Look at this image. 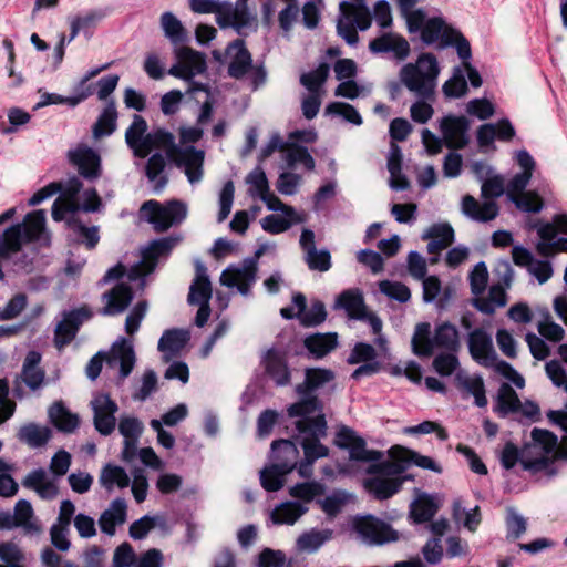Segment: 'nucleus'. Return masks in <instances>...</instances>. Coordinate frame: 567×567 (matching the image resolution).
<instances>
[{"mask_svg": "<svg viewBox=\"0 0 567 567\" xmlns=\"http://www.w3.org/2000/svg\"><path fill=\"white\" fill-rule=\"evenodd\" d=\"M166 162L162 154H153L146 164V176L150 182L154 183V190L159 193L167 184V177L163 175Z\"/></svg>", "mask_w": 567, "mask_h": 567, "instance_id": "nucleus-53", "label": "nucleus"}, {"mask_svg": "<svg viewBox=\"0 0 567 567\" xmlns=\"http://www.w3.org/2000/svg\"><path fill=\"white\" fill-rule=\"evenodd\" d=\"M266 375L274 381L277 386H286L291 381V373L287 364L285 353L277 349H268L261 358Z\"/></svg>", "mask_w": 567, "mask_h": 567, "instance_id": "nucleus-24", "label": "nucleus"}, {"mask_svg": "<svg viewBox=\"0 0 567 567\" xmlns=\"http://www.w3.org/2000/svg\"><path fill=\"white\" fill-rule=\"evenodd\" d=\"M520 402L514 391L508 384H503L497 394V411L501 415H506L511 412L519 411Z\"/></svg>", "mask_w": 567, "mask_h": 567, "instance_id": "nucleus-63", "label": "nucleus"}, {"mask_svg": "<svg viewBox=\"0 0 567 567\" xmlns=\"http://www.w3.org/2000/svg\"><path fill=\"white\" fill-rule=\"evenodd\" d=\"M402 483L401 477H373L365 481V487L378 499H386L400 491Z\"/></svg>", "mask_w": 567, "mask_h": 567, "instance_id": "nucleus-44", "label": "nucleus"}, {"mask_svg": "<svg viewBox=\"0 0 567 567\" xmlns=\"http://www.w3.org/2000/svg\"><path fill=\"white\" fill-rule=\"evenodd\" d=\"M282 159L288 168H296L301 165L305 169L311 172L316 167V162L308 150L297 143H290L285 155H282Z\"/></svg>", "mask_w": 567, "mask_h": 567, "instance_id": "nucleus-47", "label": "nucleus"}, {"mask_svg": "<svg viewBox=\"0 0 567 567\" xmlns=\"http://www.w3.org/2000/svg\"><path fill=\"white\" fill-rule=\"evenodd\" d=\"M189 336L184 330H168L158 341V350L163 353L164 360L168 362L186 344Z\"/></svg>", "mask_w": 567, "mask_h": 567, "instance_id": "nucleus-42", "label": "nucleus"}, {"mask_svg": "<svg viewBox=\"0 0 567 567\" xmlns=\"http://www.w3.org/2000/svg\"><path fill=\"white\" fill-rule=\"evenodd\" d=\"M453 516L457 522H462L463 526L470 532H475L482 520L478 506H475L474 508L466 511L462 506L461 501L454 502Z\"/></svg>", "mask_w": 567, "mask_h": 567, "instance_id": "nucleus-62", "label": "nucleus"}, {"mask_svg": "<svg viewBox=\"0 0 567 567\" xmlns=\"http://www.w3.org/2000/svg\"><path fill=\"white\" fill-rule=\"evenodd\" d=\"M140 213L156 231L163 233L181 224L186 218L187 206L185 203L177 199L169 200L165 204L151 199L141 206Z\"/></svg>", "mask_w": 567, "mask_h": 567, "instance_id": "nucleus-9", "label": "nucleus"}, {"mask_svg": "<svg viewBox=\"0 0 567 567\" xmlns=\"http://www.w3.org/2000/svg\"><path fill=\"white\" fill-rule=\"evenodd\" d=\"M68 227L71 229L76 244H84L87 249H93L97 245L100 236L96 226L86 227L78 220L70 219L68 220Z\"/></svg>", "mask_w": 567, "mask_h": 567, "instance_id": "nucleus-54", "label": "nucleus"}, {"mask_svg": "<svg viewBox=\"0 0 567 567\" xmlns=\"http://www.w3.org/2000/svg\"><path fill=\"white\" fill-rule=\"evenodd\" d=\"M389 455L391 461L383 462L377 466L381 472L400 474L411 463L421 468L430 470L435 473L442 472L440 465H437L435 461L430 456L421 455L415 451L405 449L400 445L391 447L389 450Z\"/></svg>", "mask_w": 567, "mask_h": 567, "instance_id": "nucleus-12", "label": "nucleus"}, {"mask_svg": "<svg viewBox=\"0 0 567 567\" xmlns=\"http://www.w3.org/2000/svg\"><path fill=\"white\" fill-rule=\"evenodd\" d=\"M423 282V300L427 303L437 301L443 307L451 298V289H443L442 282L436 276H429L422 279Z\"/></svg>", "mask_w": 567, "mask_h": 567, "instance_id": "nucleus-48", "label": "nucleus"}, {"mask_svg": "<svg viewBox=\"0 0 567 567\" xmlns=\"http://www.w3.org/2000/svg\"><path fill=\"white\" fill-rule=\"evenodd\" d=\"M105 306L102 309L104 316H115L123 312L133 299V293L127 285H116L111 291L103 295Z\"/></svg>", "mask_w": 567, "mask_h": 567, "instance_id": "nucleus-36", "label": "nucleus"}, {"mask_svg": "<svg viewBox=\"0 0 567 567\" xmlns=\"http://www.w3.org/2000/svg\"><path fill=\"white\" fill-rule=\"evenodd\" d=\"M23 486L37 492L43 499H53L59 494L56 483L51 480L43 468L30 472L22 482Z\"/></svg>", "mask_w": 567, "mask_h": 567, "instance_id": "nucleus-35", "label": "nucleus"}, {"mask_svg": "<svg viewBox=\"0 0 567 567\" xmlns=\"http://www.w3.org/2000/svg\"><path fill=\"white\" fill-rule=\"evenodd\" d=\"M540 241L537 244V251L543 256H549L554 250L567 252V238L555 240L557 234L567 235V215H556L553 223L535 225Z\"/></svg>", "mask_w": 567, "mask_h": 567, "instance_id": "nucleus-16", "label": "nucleus"}, {"mask_svg": "<svg viewBox=\"0 0 567 567\" xmlns=\"http://www.w3.org/2000/svg\"><path fill=\"white\" fill-rule=\"evenodd\" d=\"M288 473H284L281 468L275 464L266 466L260 471V483L261 486L268 492L279 491L285 484V476Z\"/></svg>", "mask_w": 567, "mask_h": 567, "instance_id": "nucleus-64", "label": "nucleus"}, {"mask_svg": "<svg viewBox=\"0 0 567 567\" xmlns=\"http://www.w3.org/2000/svg\"><path fill=\"white\" fill-rule=\"evenodd\" d=\"M506 292L499 285L492 286L486 298L480 299L476 302V308L486 315L493 313L497 308L506 305Z\"/></svg>", "mask_w": 567, "mask_h": 567, "instance_id": "nucleus-57", "label": "nucleus"}, {"mask_svg": "<svg viewBox=\"0 0 567 567\" xmlns=\"http://www.w3.org/2000/svg\"><path fill=\"white\" fill-rule=\"evenodd\" d=\"M274 463L281 468L284 473H290L298 470L299 450L295 443L289 440L274 441L271 444Z\"/></svg>", "mask_w": 567, "mask_h": 567, "instance_id": "nucleus-31", "label": "nucleus"}, {"mask_svg": "<svg viewBox=\"0 0 567 567\" xmlns=\"http://www.w3.org/2000/svg\"><path fill=\"white\" fill-rule=\"evenodd\" d=\"M99 483L104 489L112 492L114 488L128 487L131 478L123 467L109 463L102 467Z\"/></svg>", "mask_w": 567, "mask_h": 567, "instance_id": "nucleus-39", "label": "nucleus"}, {"mask_svg": "<svg viewBox=\"0 0 567 567\" xmlns=\"http://www.w3.org/2000/svg\"><path fill=\"white\" fill-rule=\"evenodd\" d=\"M75 513V505L64 499L60 504L55 523L50 527L51 544L60 551H68L71 547L69 539L70 524Z\"/></svg>", "mask_w": 567, "mask_h": 567, "instance_id": "nucleus-22", "label": "nucleus"}, {"mask_svg": "<svg viewBox=\"0 0 567 567\" xmlns=\"http://www.w3.org/2000/svg\"><path fill=\"white\" fill-rule=\"evenodd\" d=\"M354 530L361 540L368 545H384L399 540V533L389 524L373 516L355 519Z\"/></svg>", "mask_w": 567, "mask_h": 567, "instance_id": "nucleus-15", "label": "nucleus"}, {"mask_svg": "<svg viewBox=\"0 0 567 567\" xmlns=\"http://www.w3.org/2000/svg\"><path fill=\"white\" fill-rule=\"evenodd\" d=\"M421 39L426 44L441 41L447 45L453 40V29H451L441 17L427 18L424 11V22L420 25Z\"/></svg>", "mask_w": 567, "mask_h": 567, "instance_id": "nucleus-29", "label": "nucleus"}, {"mask_svg": "<svg viewBox=\"0 0 567 567\" xmlns=\"http://www.w3.org/2000/svg\"><path fill=\"white\" fill-rule=\"evenodd\" d=\"M466 341L471 358L480 365H491L495 362L497 352L492 336L485 329H473L467 333Z\"/></svg>", "mask_w": 567, "mask_h": 567, "instance_id": "nucleus-19", "label": "nucleus"}, {"mask_svg": "<svg viewBox=\"0 0 567 567\" xmlns=\"http://www.w3.org/2000/svg\"><path fill=\"white\" fill-rule=\"evenodd\" d=\"M330 72L327 63H321L317 69L303 73L300 76V83L312 94H323L322 85L326 83Z\"/></svg>", "mask_w": 567, "mask_h": 567, "instance_id": "nucleus-51", "label": "nucleus"}, {"mask_svg": "<svg viewBox=\"0 0 567 567\" xmlns=\"http://www.w3.org/2000/svg\"><path fill=\"white\" fill-rule=\"evenodd\" d=\"M455 238L454 229L447 223H439L429 227L422 235L423 240H429L427 252L440 255L450 247Z\"/></svg>", "mask_w": 567, "mask_h": 567, "instance_id": "nucleus-30", "label": "nucleus"}, {"mask_svg": "<svg viewBox=\"0 0 567 567\" xmlns=\"http://www.w3.org/2000/svg\"><path fill=\"white\" fill-rule=\"evenodd\" d=\"M204 131L197 126L183 125L178 128V143L163 145L168 158L182 168L190 184L199 183L204 175L205 152L198 150L192 144L203 137Z\"/></svg>", "mask_w": 567, "mask_h": 567, "instance_id": "nucleus-3", "label": "nucleus"}, {"mask_svg": "<svg viewBox=\"0 0 567 567\" xmlns=\"http://www.w3.org/2000/svg\"><path fill=\"white\" fill-rule=\"evenodd\" d=\"M287 411L290 417H298L297 440L305 454L303 461L298 465V473L301 477L308 478L312 475V464L329 454V449L319 442L327 434L322 406L317 398H309L291 404Z\"/></svg>", "mask_w": 567, "mask_h": 567, "instance_id": "nucleus-1", "label": "nucleus"}, {"mask_svg": "<svg viewBox=\"0 0 567 567\" xmlns=\"http://www.w3.org/2000/svg\"><path fill=\"white\" fill-rule=\"evenodd\" d=\"M69 159L83 177L92 179L100 176L101 158L91 147L78 145L69 152Z\"/></svg>", "mask_w": 567, "mask_h": 567, "instance_id": "nucleus-25", "label": "nucleus"}, {"mask_svg": "<svg viewBox=\"0 0 567 567\" xmlns=\"http://www.w3.org/2000/svg\"><path fill=\"white\" fill-rule=\"evenodd\" d=\"M443 141L450 148H463L468 143L470 121L465 116L446 115L440 121Z\"/></svg>", "mask_w": 567, "mask_h": 567, "instance_id": "nucleus-23", "label": "nucleus"}, {"mask_svg": "<svg viewBox=\"0 0 567 567\" xmlns=\"http://www.w3.org/2000/svg\"><path fill=\"white\" fill-rule=\"evenodd\" d=\"M91 408L95 430L102 435H110L116 425L117 404L107 394L99 393L91 401Z\"/></svg>", "mask_w": 567, "mask_h": 567, "instance_id": "nucleus-20", "label": "nucleus"}, {"mask_svg": "<svg viewBox=\"0 0 567 567\" xmlns=\"http://www.w3.org/2000/svg\"><path fill=\"white\" fill-rule=\"evenodd\" d=\"M411 342L414 354L426 358L435 350L458 352L461 349L460 331L449 321L436 323L433 331L429 322L416 324Z\"/></svg>", "mask_w": 567, "mask_h": 567, "instance_id": "nucleus-4", "label": "nucleus"}, {"mask_svg": "<svg viewBox=\"0 0 567 567\" xmlns=\"http://www.w3.org/2000/svg\"><path fill=\"white\" fill-rule=\"evenodd\" d=\"M49 416L53 424L63 432H72L79 425V419L61 403L53 404L49 410Z\"/></svg>", "mask_w": 567, "mask_h": 567, "instance_id": "nucleus-55", "label": "nucleus"}, {"mask_svg": "<svg viewBox=\"0 0 567 567\" xmlns=\"http://www.w3.org/2000/svg\"><path fill=\"white\" fill-rule=\"evenodd\" d=\"M386 166L390 173V187L394 190L406 189L410 183L402 174V152L395 143H391Z\"/></svg>", "mask_w": 567, "mask_h": 567, "instance_id": "nucleus-38", "label": "nucleus"}, {"mask_svg": "<svg viewBox=\"0 0 567 567\" xmlns=\"http://www.w3.org/2000/svg\"><path fill=\"white\" fill-rule=\"evenodd\" d=\"M444 95L449 99H460L467 93V83L462 68H455L453 75L442 86Z\"/></svg>", "mask_w": 567, "mask_h": 567, "instance_id": "nucleus-60", "label": "nucleus"}, {"mask_svg": "<svg viewBox=\"0 0 567 567\" xmlns=\"http://www.w3.org/2000/svg\"><path fill=\"white\" fill-rule=\"evenodd\" d=\"M177 62L168 70V74L175 78L190 81L198 74L206 71V58L203 53L188 47L179 48L176 51Z\"/></svg>", "mask_w": 567, "mask_h": 567, "instance_id": "nucleus-18", "label": "nucleus"}, {"mask_svg": "<svg viewBox=\"0 0 567 567\" xmlns=\"http://www.w3.org/2000/svg\"><path fill=\"white\" fill-rule=\"evenodd\" d=\"M179 238L165 237L152 241L143 251L142 259L131 267L127 272V278L131 281L141 279L142 277L151 274L158 260L166 258L173 248L178 244Z\"/></svg>", "mask_w": 567, "mask_h": 567, "instance_id": "nucleus-11", "label": "nucleus"}, {"mask_svg": "<svg viewBox=\"0 0 567 567\" xmlns=\"http://www.w3.org/2000/svg\"><path fill=\"white\" fill-rule=\"evenodd\" d=\"M330 530H310L297 539L300 551L315 553L331 537Z\"/></svg>", "mask_w": 567, "mask_h": 567, "instance_id": "nucleus-58", "label": "nucleus"}, {"mask_svg": "<svg viewBox=\"0 0 567 567\" xmlns=\"http://www.w3.org/2000/svg\"><path fill=\"white\" fill-rule=\"evenodd\" d=\"M161 27L165 37L173 43H181L186 39L182 22L172 12L167 11L161 16Z\"/></svg>", "mask_w": 567, "mask_h": 567, "instance_id": "nucleus-59", "label": "nucleus"}, {"mask_svg": "<svg viewBox=\"0 0 567 567\" xmlns=\"http://www.w3.org/2000/svg\"><path fill=\"white\" fill-rule=\"evenodd\" d=\"M334 379V373L329 369L312 368L306 370L303 383L296 386L298 394H305L315 391Z\"/></svg>", "mask_w": 567, "mask_h": 567, "instance_id": "nucleus-46", "label": "nucleus"}, {"mask_svg": "<svg viewBox=\"0 0 567 567\" xmlns=\"http://www.w3.org/2000/svg\"><path fill=\"white\" fill-rule=\"evenodd\" d=\"M337 23L338 34L350 45L359 41L357 29L364 31L371 27V12L364 0L342 1Z\"/></svg>", "mask_w": 567, "mask_h": 567, "instance_id": "nucleus-8", "label": "nucleus"}, {"mask_svg": "<svg viewBox=\"0 0 567 567\" xmlns=\"http://www.w3.org/2000/svg\"><path fill=\"white\" fill-rule=\"evenodd\" d=\"M104 359L110 367H120V380L126 379L136 361L132 342L125 338H118L109 353L97 352L86 365L85 372L89 379L95 380L100 375Z\"/></svg>", "mask_w": 567, "mask_h": 567, "instance_id": "nucleus-6", "label": "nucleus"}, {"mask_svg": "<svg viewBox=\"0 0 567 567\" xmlns=\"http://www.w3.org/2000/svg\"><path fill=\"white\" fill-rule=\"evenodd\" d=\"M436 499L427 494L419 495L410 506V516L416 524L430 522L439 511Z\"/></svg>", "mask_w": 567, "mask_h": 567, "instance_id": "nucleus-40", "label": "nucleus"}, {"mask_svg": "<svg viewBox=\"0 0 567 567\" xmlns=\"http://www.w3.org/2000/svg\"><path fill=\"white\" fill-rule=\"evenodd\" d=\"M455 380L457 385L465 390L467 393L472 394L475 399V404L477 406H485L487 404V399L485 395V386L482 377L480 375H470L465 371H457L455 375Z\"/></svg>", "mask_w": 567, "mask_h": 567, "instance_id": "nucleus-41", "label": "nucleus"}, {"mask_svg": "<svg viewBox=\"0 0 567 567\" xmlns=\"http://www.w3.org/2000/svg\"><path fill=\"white\" fill-rule=\"evenodd\" d=\"M127 505L125 499L116 498L109 507L101 514L99 518V525L102 533L113 536L116 530V526L123 525L126 522Z\"/></svg>", "mask_w": 567, "mask_h": 567, "instance_id": "nucleus-33", "label": "nucleus"}, {"mask_svg": "<svg viewBox=\"0 0 567 567\" xmlns=\"http://www.w3.org/2000/svg\"><path fill=\"white\" fill-rule=\"evenodd\" d=\"M226 55L229 59L228 74L235 79H241L249 74L251 85L256 90L266 81V71L261 68H252V59L245 48L243 40H235L226 49Z\"/></svg>", "mask_w": 567, "mask_h": 567, "instance_id": "nucleus-10", "label": "nucleus"}, {"mask_svg": "<svg viewBox=\"0 0 567 567\" xmlns=\"http://www.w3.org/2000/svg\"><path fill=\"white\" fill-rule=\"evenodd\" d=\"M337 306L344 309L352 319L367 320L373 333L380 334L382 321L377 315L367 311L363 295L359 289L343 291L337 299Z\"/></svg>", "mask_w": 567, "mask_h": 567, "instance_id": "nucleus-17", "label": "nucleus"}, {"mask_svg": "<svg viewBox=\"0 0 567 567\" xmlns=\"http://www.w3.org/2000/svg\"><path fill=\"white\" fill-rule=\"evenodd\" d=\"M262 254V248L256 251V258H248L240 265L228 266L220 275V284L228 288L236 287L238 291L246 296L257 278V258Z\"/></svg>", "mask_w": 567, "mask_h": 567, "instance_id": "nucleus-14", "label": "nucleus"}, {"mask_svg": "<svg viewBox=\"0 0 567 567\" xmlns=\"http://www.w3.org/2000/svg\"><path fill=\"white\" fill-rule=\"evenodd\" d=\"M516 161L522 168L507 184L506 194L511 198L526 193L525 188L529 184L536 163L528 152L525 150L516 153Z\"/></svg>", "mask_w": 567, "mask_h": 567, "instance_id": "nucleus-26", "label": "nucleus"}, {"mask_svg": "<svg viewBox=\"0 0 567 567\" xmlns=\"http://www.w3.org/2000/svg\"><path fill=\"white\" fill-rule=\"evenodd\" d=\"M19 437L31 447H40L50 440L51 430L47 426L31 423L20 429Z\"/></svg>", "mask_w": 567, "mask_h": 567, "instance_id": "nucleus-56", "label": "nucleus"}, {"mask_svg": "<svg viewBox=\"0 0 567 567\" xmlns=\"http://www.w3.org/2000/svg\"><path fill=\"white\" fill-rule=\"evenodd\" d=\"M17 527L23 528L27 534L41 533V526L34 518V512L30 502L20 499L16 503L12 513Z\"/></svg>", "mask_w": 567, "mask_h": 567, "instance_id": "nucleus-43", "label": "nucleus"}, {"mask_svg": "<svg viewBox=\"0 0 567 567\" xmlns=\"http://www.w3.org/2000/svg\"><path fill=\"white\" fill-rule=\"evenodd\" d=\"M399 7L401 16L406 22L410 33L420 30V25L424 22V10L415 9L419 0H394Z\"/></svg>", "mask_w": 567, "mask_h": 567, "instance_id": "nucleus-50", "label": "nucleus"}, {"mask_svg": "<svg viewBox=\"0 0 567 567\" xmlns=\"http://www.w3.org/2000/svg\"><path fill=\"white\" fill-rule=\"evenodd\" d=\"M212 292V284L207 275V269L204 264L196 261V274L189 287L187 300L190 305L209 303Z\"/></svg>", "mask_w": 567, "mask_h": 567, "instance_id": "nucleus-34", "label": "nucleus"}, {"mask_svg": "<svg viewBox=\"0 0 567 567\" xmlns=\"http://www.w3.org/2000/svg\"><path fill=\"white\" fill-rule=\"evenodd\" d=\"M462 213L472 220L487 223L498 215V206L493 199L478 202L472 195H465L461 203Z\"/></svg>", "mask_w": 567, "mask_h": 567, "instance_id": "nucleus-28", "label": "nucleus"}, {"mask_svg": "<svg viewBox=\"0 0 567 567\" xmlns=\"http://www.w3.org/2000/svg\"><path fill=\"white\" fill-rule=\"evenodd\" d=\"M457 352H442L439 353L432 362V367L441 377H450L456 374L460 369V361L456 355Z\"/></svg>", "mask_w": 567, "mask_h": 567, "instance_id": "nucleus-61", "label": "nucleus"}, {"mask_svg": "<svg viewBox=\"0 0 567 567\" xmlns=\"http://www.w3.org/2000/svg\"><path fill=\"white\" fill-rule=\"evenodd\" d=\"M81 188L82 183L78 178H72L69 181L66 188L53 203L52 217L54 220H63L69 214H74L80 209L78 195Z\"/></svg>", "mask_w": 567, "mask_h": 567, "instance_id": "nucleus-27", "label": "nucleus"}, {"mask_svg": "<svg viewBox=\"0 0 567 567\" xmlns=\"http://www.w3.org/2000/svg\"><path fill=\"white\" fill-rule=\"evenodd\" d=\"M41 354L37 351H29L22 363V369L13 380V394L22 399L25 395L24 386L34 392L41 389L45 382V372L40 367Z\"/></svg>", "mask_w": 567, "mask_h": 567, "instance_id": "nucleus-13", "label": "nucleus"}, {"mask_svg": "<svg viewBox=\"0 0 567 567\" xmlns=\"http://www.w3.org/2000/svg\"><path fill=\"white\" fill-rule=\"evenodd\" d=\"M369 48L375 53L391 52L400 60L405 59L410 53L409 42L402 35L395 33H384L372 40Z\"/></svg>", "mask_w": 567, "mask_h": 567, "instance_id": "nucleus-32", "label": "nucleus"}, {"mask_svg": "<svg viewBox=\"0 0 567 567\" xmlns=\"http://www.w3.org/2000/svg\"><path fill=\"white\" fill-rule=\"evenodd\" d=\"M338 344L337 333H316L305 340V347L316 358H322L332 351Z\"/></svg>", "mask_w": 567, "mask_h": 567, "instance_id": "nucleus-49", "label": "nucleus"}, {"mask_svg": "<svg viewBox=\"0 0 567 567\" xmlns=\"http://www.w3.org/2000/svg\"><path fill=\"white\" fill-rule=\"evenodd\" d=\"M440 66L432 53H422L414 63H406L399 73L401 84L416 97L434 100Z\"/></svg>", "mask_w": 567, "mask_h": 567, "instance_id": "nucleus-5", "label": "nucleus"}, {"mask_svg": "<svg viewBox=\"0 0 567 567\" xmlns=\"http://www.w3.org/2000/svg\"><path fill=\"white\" fill-rule=\"evenodd\" d=\"M117 120V111L115 106V102L113 100L109 101L105 107L103 109L101 115L99 116L94 127L93 135L99 138L104 135H110L114 132L116 127Z\"/></svg>", "mask_w": 567, "mask_h": 567, "instance_id": "nucleus-52", "label": "nucleus"}, {"mask_svg": "<svg viewBox=\"0 0 567 567\" xmlns=\"http://www.w3.org/2000/svg\"><path fill=\"white\" fill-rule=\"evenodd\" d=\"M147 123L135 114L131 125L125 132V142L136 157L145 158L153 148H162L163 145L173 143V134L166 131L147 133Z\"/></svg>", "mask_w": 567, "mask_h": 567, "instance_id": "nucleus-7", "label": "nucleus"}, {"mask_svg": "<svg viewBox=\"0 0 567 567\" xmlns=\"http://www.w3.org/2000/svg\"><path fill=\"white\" fill-rule=\"evenodd\" d=\"M308 508L298 502H285L275 507L271 519L275 524L293 525Z\"/></svg>", "mask_w": 567, "mask_h": 567, "instance_id": "nucleus-45", "label": "nucleus"}, {"mask_svg": "<svg viewBox=\"0 0 567 567\" xmlns=\"http://www.w3.org/2000/svg\"><path fill=\"white\" fill-rule=\"evenodd\" d=\"M533 442L523 451L520 464L533 475L543 474L550 480L558 473L556 462L567 461V447L557 445V437L546 430L534 429Z\"/></svg>", "mask_w": 567, "mask_h": 567, "instance_id": "nucleus-2", "label": "nucleus"}, {"mask_svg": "<svg viewBox=\"0 0 567 567\" xmlns=\"http://www.w3.org/2000/svg\"><path fill=\"white\" fill-rule=\"evenodd\" d=\"M82 310L71 311L64 315L63 319L56 324L54 331L55 347L61 350L69 344L75 337L81 324Z\"/></svg>", "mask_w": 567, "mask_h": 567, "instance_id": "nucleus-37", "label": "nucleus"}, {"mask_svg": "<svg viewBox=\"0 0 567 567\" xmlns=\"http://www.w3.org/2000/svg\"><path fill=\"white\" fill-rule=\"evenodd\" d=\"M252 16L244 1L219 2L216 22L220 28H234L238 33L250 24Z\"/></svg>", "mask_w": 567, "mask_h": 567, "instance_id": "nucleus-21", "label": "nucleus"}]
</instances>
